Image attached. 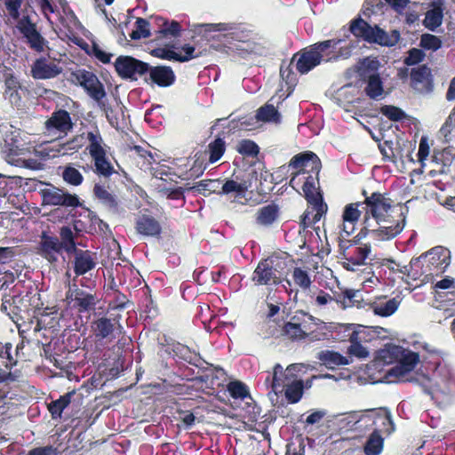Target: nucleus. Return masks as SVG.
<instances>
[{"label":"nucleus","mask_w":455,"mask_h":455,"mask_svg":"<svg viewBox=\"0 0 455 455\" xmlns=\"http://www.w3.org/2000/svg\"><path fill=\"white\" fill-rule=\"evenodd\" d=\"M364 215L363 203L349 204L345 206L342 213V224L339 228V238L346 239L355 230L361 214Z\"/></svg>","instance_id":"19"},{"label":"nucleus","mask_w":455,"mask_h":455,"mask_svg":"<svg viewBox=\"0 0 455 455\" xmlns=\"http://www.w3.org/2000/svg\"><path fill=\"white\" fill-rule=\"evenodd\" d=\"M228 391L230 393L231 396L235 399L243 400L249 395L246 386L240 381H231L228 385Z\"/></svg>","instance_id":"56"},{"label":"nucleus","mask_w":455,"mask_h":455,"mask_svg":"<svg viewBox=\"0 0 455 455\" xmlns=\"http://www.w3.org/2000/svg\"><path fill=\"white\" fill-rule=\"evenodd\" d=\"M85 142L86 132L74 136L70 140L65 143L58 144V148L56 149V151L59 154L67 155L69 154L71 151H77L84 145Z\"/></svg>","instance_id":"43"},{"label":"nucleus","mask_w":455,"mask_h":455,"mask_svg":"<svg viewBox=\"0 0 455 455\" xmlns=\"http://www.w3.org/2000/svg\"><path fill=\"white\" fill-rule=\"evenodd\" d=\"M25 1L26 0H4V5L10 18L18 21L22 17L20 16V11Z\"/></svg>","instance_id":"58"},{"label":"nucleus","mask_w":455,"mask_h":455,"mask_svg":"<svg viewBox=\"0 0 455 455\" xmlns=\"http://www.w3.org/2000/svg\"><path fill=\"white\" fill-rule=\"evenodd\" d=\"M72 254L75 255L74 271L76 275H84L95 267L96 258L92 251L76 249Z\"/></svg>","instance_id":"28"},{"label":"nucleus","mask_w":455,"mask_h":455,"mask_svg":"<svg viewBox=\"0 0 455 455\" xmlns=\"http://www.w3.org/2000/svg\"><path fill=\"white\" fill-rule=\"evenodd\" d=\"M279 210L275 204H267L260 208L258 212L256 223L260 226H270L278 218Z\"/></svg>","instance_id":"36"},{"label":"nucleus","mask_w":455,"mask_h":455,"mask_svg":"<svg viewBox=\"0 0 455 455\" xmlns=\"http://www.w3.org/2000/svg\"><path fill=\"white\" fill-rule=\"evenodd\" d=\"M200 27L204 28L205 32L211 31H225V36L233 41L248 42L251 38V30L242 25L218 23V24H202Z\"/></svg>","instance_id":"20"},{"label":"nucleus","mask_w":455,"mask_h":455,"mask_svg":"<svg viewBox=\"0 0 455 455\" xmlns=\"http://www.w3.org/2000/svg\"><path fill=\"white\" fill-rule=\"evenodd\" d=\"M399 218L400 219L396 220L394 225L386 226L380 224L378 228L371 229L370 235L373 239L379 241H386L394 238L402 232L405 225V218L403 216L402 212L399 213Z\"/></svg>","instance_id":"27"},{"label":"nucleus","mask_w":455,"mask_h":455,"mask_svg":"<svg viewBox=\"0 0 455 455\" xmlns=\"http://www.w3.org/2000/svg\"><path fill=\"white\" fill-rule=\"evenodd\" d=\"M27 455H61V452L51 445L30 450Z\"/></svg>","instance_id":"64"},{"label":"nucleus","mask_w":455,"mask_h":455,"mask_svg":"<svg viewBox=\"0 0 455 455\" xmlns=\"http://www.w3.org/2000/svg\"><path fill=\"white\" fill-rule=\"evenodd\" d=\"M255 118L260 122L273 123L275 124H280L282 120L281 114L273 104L269 103L265 104L257 110Z\"/></svg>","instance_id":"33"},{"label":"nucleus","mask_w":455,"mask_h":455,"mask_svg":"<svg viewBox=\"0 0 455 455\" xmlns=\"http://www.w3.org/2000/svg\"><path fill=\"white\" fill-rule=\"evenodd\" d=\"M425 53L422 50L412 48L408 52V56L404 60V63L408 66L416 65L421 62L425 58Z\"/></svg>","instance_id":"61"},{"label":"nucleus","mask_w":455,"mask_h":455,"mask_svg":"<svg viewBox=\"0 0 455 455\" xmlns=\"http://www.w3.org/2000/svg\"><path fill=\"white\" fill-rule=\"evenodd\" d=\"M378 357L387 364L398 360L397 363L387 371L389 377H394L397 379H403L419 361V356L417 353L404 350L402 347L395 345H388L381 349L379 352Z\"/></svg>","instance_id":"2"},{"label":"nucleus","mask_w":455,"mask_h":455,"mask_svg":"<svg viewBox=\"0 0 455 455\" xmlns=\"http://www.w3.org/2000/svg\"><path fill=\"white\" fill-rule=\"evenodd\" d=\"M363 196L365 199L362 203L363 210L364 211V224L370 226L368 222L371 218L376 221L387 222V214L391 209L392 201L379 192H374L371 196H366V192L363 191Z\"/></svg>","instance_id":"7"},{"label":"nucleus","mask_w":455,"mask_h":455,"mask_svg":"<svg viewBox=\"0 0 455 455\" xmlns=\"http://www.w3.org/2000/svg\"><path fill=\"white\" fill-rule=\"evenodd\" d=\"M92 159L94 164L95 172L98 175L108 178L115 172L114 166L107 157V152L94 156Z\"/></svg>","instance_id":"37"},{"label":"nucleus","mask_w":455,"mask_h":455,"mask_svg":"<svg viewBox=\"0 0 455 455\" xmlns=\"http://www.w3.org/2000/svg\"><path fill=\"white\" fill-rule=\"evenodd\" d=\"M360 420H371L375 427L373 432L385 433L389 435L395 429L391 419V413L385 408L367 410L356 422Z\"/></svg>","instance_id":"13"},{"label":"nucleus","mask_w":455,"mask_h":455,"mask_svg":"<svg viewBox=\"0 0 455 455\" xmlns=\"http://www.w3.org/2000/svg\"><path fill=\"white\" fill-rule=\"evenodd\" d=\"M380 113L395 122L403 120L406 116L405 113L401 108L395 106H383L380 108Z\"/></svg>","instance_id":"60"},{"label":"nucleus","mask_w":455,"mask_h":455,"mask_svg":"<svg viewBox=\"0 0 455 455\" xmlns=\"http://www.w3.org/2000/svg\"><path fill=\"white\" fill-rule=\"evenodd\" d=\"M153 55L168 60H177L178 61V52L173 50L166 49V48H156L153 50Z\"/></svg>","instance_id":"63"},{"label":"nucleus","mask_w":455,"mask_h":455,"mask_svg":"<svg viewBox=\"0 0 455 455\" xmlns=\"http://www.w3.org/2000/svg\"><path fill=\"white\" fill-rule=\"evenodd\" d=\"M422 259H427L429 264L438 272H444L451 263V252L447 248L436 246L427 252L422 254L416 259L411 260V264H416Z\"/></svg>","instance_id":"21"},{"label":"nucleus","mask_w":455,"mask_h":455,"mask_svg":"<svg viewBox=\"0 0 455 455\" xmlns=\"http://www.w3.org/2000/svg\"><path fill=\"white\" fill-rule=\"evenodd\" d=\"M383 437L378 432H372L364 444V453L366 455H379L383 449Z\"/></svg>","instance_id":"45"},{"label":"nucleus","mask_w":455,"mask_h":455,"mask_svg":"<svg viewBox=\"0 0 455 455\" xmlns=\"http://www.w3.org/2000/svg\"><path fill=\"white\" fill-rule=\"evenodd\" d=\"M144 82L152 84H156L161 87H167L175 82V74L170 67H150L148 65V73L146 75Z\"/></svg>","instance_id":"23"},{"label":"nucleus","mask_w":455,"mask_h":455,"mask_svg":"<svg viewBox=\"0 0 455 455\" xmlns=\"http://www.w3.org/2000/svg\"><path fill=\"white\" fill-rule=\"evenodd\" d=\"M64 249L60 238L43 233L38 243L36 252L50 263H56L62 256Z\"/></svg>","instance_id":"18"},{"label":"nucleus","mask_w":455,"mask_h":455,"mask_svg":"<svg viewBox=\"0 0 455 455\" xmlns=\"http://www.w3.org/2000/svg\"><path fill=\"white\" fill-rule=\"evenodd\" d=\"M251 280L257 285L278 284L281 282L279 272L274 267V259H266L259 262Z\"/></svg>","instance_id":"17"},{"label":"nucleus","mask_w":455,"mask_h":455,"mask_svg":"<svg viewBox=\"0 0 455 455\" xmlns=\"http://www.w3.org/2000/svg\"><path fill=\"white\" fill-rule=\"evenodd\" d=\"M236 150L246 156H255L258 155L259 148L258 145L250 140H243L236 146Z\"/></svg>","instance_id":"54"},{"label":"nucleus","mask_w":455,"mask_h":455,"mask_svg":"<svg viewBox=\"0 0 455 455\" xmlns=\"http://www.w3.org/2000/svg\"><path fill=\"white\" fill-rule=\"evenodd\" d=\"M371 253L368 244L350 245L342 253V266L349 271H356L360 267L366 265V259Z\"/></svg>","instance_id":"12"},{"label":"nucleus","mask_w":455,"mask_h":455,"mask_svg":"<svg viewBox=\"0 0 455 455\" xmlns=\"http://www.w3.org/2000/svg\"><path fill=\"white\" fill-rule=\"evenodd\" d=\"M428 355L424 356L427 369L432 371L428 381L435 392L443 395L455 394V371L440 355V352L424 346Z\"/></svg>","instance_id":"1"},{"label":"nucleus","mask_w":455,"mask_h":455,"mask_svg":"<svg viewBox=\"0 0 455 455\" xmlns=\"http://www.w3.org/2000/svg\"><path fill=\"white\" fill-rule=\"evenodd\" d=\"M340 40H326L318 44H315L309 50L301 53L296 63L297 70L301 74H306L319 65L321 61H331L337 60L339 55L336 54L335 49ZM340 54V56H347Z\"/></svg>","instance_id":"3"},{"label":"nucleus","mask_w":455,"mask_h":455,"mask_svg":"<svg viewBox=\"0 0 455 455\" xmlns=\"http://www.w3.org/2000/svg\"><path fill=\"white\" fill-rule=\"evenodd\" d=\"M206 152H197L195 154V161L190 168L191 174L196 177L202 175L207 167L205 163Z\"/></svg>","instance_id":"57"},{"label":"nucleus","mask_w":455,"mask_h":455,"mask_svg":"<svg viewBox=\"0 0 455 455\" xmlns=\"http://www.w3.org/2000/svg\"><path fill=\"white\" fill-rule=\"evenodd\" d=\"M308 203L310 206L307 209V212L310 213L312 222L315 224L318 222L326 212L327 205L323 203V198H315L313 202Z\"/></svg>","instance_id":"49"},{"label":"nucleus","mask_w":455,"mask_h":455,"mask_svg":"<svg viewBox=\"0 0 455 455\" xmlns=\"http://www.w3.org/2000/svg\"><path fill=\"white\" fill-rule=\"evenodd\" d=\"M367 85L364 89L366 95L372 100H379L382 97L384 89L383 82L379 76L364 80Z\"/></svg>","instance_id":"46"},{"label":"nucleus","mask_w":455,"mask_h":455,"mask_svg":"<svg viewBox=\"0 0 455 455\" xmlns=\"http://www.w3.org/2000/svg\"><path fill=\"white\" fill-rule=\"evenodd\" d=\"M350 32L358 38H361L370 44H378L380 45H393L395 41H392L385 30L379 28L377 25L371 26L361 17L351 21Z\"/></svg>","instance_id":"6"},{"label":"nucleus","mask_w":455,"mask_h":455,"mask_svg":"<svg viewBox=\"0 0 455 455\" xmlns=\"http://www.w3.org/2000/svg\"><path fill=\"white\" fill-rule=\"evenodd\" d=\"M362 96L363 94L359 86L347 84L336 91L333 99L338 105L346 111H349V107L355 103H358Z\"/></svg>","instance_id":"22"},{"label":"nucleus","mask_w":455,"mask_h":455,"mask_svg":"<svg viewBox=\"0 0 455 455\" xmlns=\"http://www.w3.org/2000/svg\"><path fill=\"white\" fill-rule=\"evenodd\" d=\"M313 317L307 315H295L284 323L283 332L292 341L305 339L313 331Z\"/></svg>","instance_id":"11"},{"label":"nucleus","mask_w":455,"mask_h":455,"mask_svg":"<svg viewBox=\"0 0 455 455\" xmlns=\"http://www.w3.org/2000/svg\"><path fill=\"white\" fill-rule=\"evenodd\" d=\"M400 302L401 300L398 298H393L387 300L383 299L374 302L371 307L375 315L387 317L390 316L397 310Z\"/></svg>","instance_id":"34"},{"label":"nucleus","mask_w":455,"mask_h":455,"mask_svg":"<svg viewBox=\"0 0 455 455\" xmlns=\"http://www.w3.org/2000/svg\"><path fill=\"white\" fill-rule=\"evenodd\" d=\"M303 388L304 383L301 379L287 380L284 395L289 403H298L302 397Z\"/></svg>","instance_id":"39"},{"label":"nucleus","mask_w":455,"mask_h":455,"mask_svg":"<svg viewBox=\"0 0 455 455\" xmlns=\"http://www.w3.org/2000/svg\"><path fill=\"white\" fill-rule=\"evenodd\" d=\"M95 197L100 200L106 207L116 212L118 209V203L112 194H110L103 186L95 184L93 188Z\"/></svg>","instance_id":"40"},{"label":"nucleus","mask_w":455,"mask_h":455,"mask_svg":"<svg viewBox=\"0 0 455 455\" xmlns=\"http://www.w3.org/2000/svg\"><path fill=\"white\" fill-rule=\"evenodd\" d=\"M74 128L70 114L64 109L54 111L45 122V129L49 134H59L65 137Z\"/></svg>","instance_id":"14"},{"label":"nucleus","mask_w":455,"mask_h":455,"mask_svg":"<svg viewBox=\"0 0 455 455\" xmlns=\"http://www.w3.org/2000/svg\"><path fill=\"white\" fill-rule=\"evenodd\" d=\"M136 228L140 234L147 236L158 235L162 230L159 222L153 217L147 215L138 219Z\"/></svg>","instance_id":"31"},{"label":"nucleus","mask_w":455,"mask_h":455,"mask_svg":"<svg viewBox=\"0 0 455 455\" xmlns=\"http://www.w3.org/2000/svg\"><path fill=\"white\" fill-rule=\"evenodd\" d=\"M316 174L313 172H309L306 174V177H303V186L302 190L305 194V196L307 202H313L315 198H323L319 192L316 191Z\"/></svg>","instance_id":"44"},{"label":"nucleus","mask_w":455,"mask_h":455,"mask_svg":"<svg viewBox=\"0 0 455 455\" xmlns=\"http://www.w3.org/2000/svg\"><path fill=\"white\" fill-rule=\"evenodd\" d=\"M357 334L353 332L350 337L351 345L348 347L350 355H355L358 358H366L369 355L366 348L357 340H355Z\"/></svg>","instance_id":"59"},{"label":"nucleus","mask_w":455,"mask_h":455,"mask_svg":"<svg viewBox=\"0 0 455 455\" xmlns=\"http://www.w3.org/2000/svg\"><path fill=\"white\" fill-rule=\"evenodd\" d=\"M286 168L293 170L289 184L291 188L298 190L299 188H302L303 177H306V174L309 172L316 175L319 174L321 161L315 153L307 151L294 156L287 166L282 167L283 170Z\"/></svg>","instance_id":"4"},{"label":"nucleus","mask_w":455,"mask_h":455,"mask_svg":"<svg viewBox=\"0 0 455 455\" xmlns=\"http://www.w3.org/2000/svg\"><path fill=\"white\" fill-rule=\"evenodd\" d=\"M379 61L376 59L366 58L359 62L357 72L363 80L379 76Z\"/></svg>","instance_id":"35"},{"label":"nucleus","mask_w":455,"mask_h":455,"mask_svg":"<svg viewBox=\"0 0 455 455\" xmlns=\"http://www.w3.org/2000/svg\"><path fill=\"white\" fill-rule=\"evenodd\" d=\"M455 156L454 149L451 148H446L440 152H434L433 161L436 163H442V167L439 171L431 170L429 172V175L435 177L437 173H443L445 172V167L449 166Z\"/></svg>","instance_id":"38"},{"label":"nucleus","mask_w":455,"mask_h":455,"mask_svg":"<svg viewBox=\"0 0 455 455\" xmlns=\"http://www.w3.org/2000/svg\"><path fill=\"white\" fill-rule=\"evenodd\" d=\"M40 196L43 205L63 206L76 208L79 206L80 201L76 195H72L54 186H49L41 189Z\"/></svg>","instance_id":"10"},{"label":"nucleus","mask_w":455,"mask_h":455,"mask_svg":"<svg viewBox=\"0 0 455 455\" xmlns=\"http://www.w3.org/2000/svg\"><path fill=\"white\" fill-rule=\"evenodd\" d=\"M443 21V10L440 7H435L427 12L423 24L431 30L435 31Z\"/></svg>","instance_id":"47"},{"label":"nucleus","mask_w":455,"mask_h":455,"mask_svg":"<svg viewBox=\"0 0 455 455\" xmlns=\"http://www.w3.org/2000/svg\"><path fill=\"white\" fill-rule=\"evenodd\" d=\"M251 188V182L244 177L233 175L230 179H226L221 187L219 195H227L235 198H242L245 196L246 192Z\"/></svg>","instance_id":"24"},{"label":"nucleus","mask_w":455,"mask_h":455,"mask_svg":"<svg viewBox=\"0 0 455 455\" xmlns=\"http://www.w3.org/2000/svg\"><path fill=\"white\" fill-rule=\"evenodd\" d=\"M60 244L68 254L76 251V244L74 239V233L69 227H62L60 231Z\"/></svg>","instance_id":"48"},{"label":"nucleus","mask_w":455,"mask_h":455,"mask_svg":"<svg viewBox=\"0 0 455 455\" xmlns=\"http://www.w3.org/2000/svg\"><path fill=\"white\" fill-rule=\"evenodd\" d=\"M149 23L142 18H138L136 20V30L131 34L132 39L138 40L141 38H148L150 36L148 28Z\"/></svg>","instance_id":"55"},{"label":"nucleus","mask_w":455,"mask_h":455,"mask_svg":"<svg viewBox=\"0 0 455 455\" xmlns=\"http://www.w3.org/2000/svg\"><path fill=\"white\" fill-rule=\"evenodd\" d=\"M357 291L354 290H346L342 296L337 298L335 301L340 305L341 307L346 308L351 307L354 304V299L356 296Z\"/></svg>","instance_id":"62"},{"label":"nucleus","mask_w":455,"mask_h":455,"mask_svg":"<svg viewBox=\"0 0 455 455\" xmlns=\"http://www.w3.org/2000/svg\"><path fill=\"white\" fill-rule=\"evenodd\" d=\"M86 142L91 157L107 152L108 146L104 142L101 133L98 127H93L86 131Z\"/></svg>","instance_id":"29"},{"label":"nucleus","mask_w":455,"mask_h":455,"mask_svg":"<svg viewBox=\"0 0 455 455\" xmlns=\"http://www.w3.org/2000/svg\"><path fill=\"white\" fill-rule=\"evenodd\" d=\"M292 278L294 283L304 291L309 289L311 286L312 281L307 270L295 267L292 272Z\"/></svg>","instance_id":"52"},{"label":"nucleus","mask_w":455,"mask_h":455,"mask_svg":"<svg viewBox=\"0 0 455 455\" xmlns=\"http://www.w3.org/2000/svg\"><path fill=\"white\" fill-rule=\"evenodd\" d=\"M63 71L60 60L47 58H39L31 66V76L35 79L45 80L57 77Z\"/></svg>","instance_id":"16"},{"label":"nucleus","mask_w":455,"mask_h":455,"mask_svg":"<svg viewBox=\"0 0 455 455\" xmlns=\"http://www.w3.org/2000/svg\"><path fill=\"white\" fill-rule=\"evenodd\" d=\"M116 73L123 79L137 81L144 80L148 73V64L131 56H119L115 61Z\"/></svg>","instance_id":"9"},{"label":"nucleus","mask_w":455,"mask_h":455,"mask_svg":"<svg viewBox=\"0 0 455 455\" xmlns=\"http://www.w3.org/2000/svg\"><path fill=\"white\" fill-rule=\"evenodd\" d=\"M158 33L165 38H172L180 36V25L175 20H166L164 18H157Z\"/></svg>","instance_id":"41"},{"label":"nucleus","mask_w":455,"mask_h":455,"mask_svg":"<svg viewBox=\"0 0 455 455\" xmlns=\"http://www.w3.org/2000/svg\"><path fill=\"white\" fill-rule=\"evenodd\" d=\"M16 28L33 51L43 52L48 48L47 40L37 30L36 24L32 21L30 16L26 12H23V15L18 20Z\"/></svg>","instance_id":"8"},{"label":"nucleus","mask_w":455,"mask_h":455,"mask_svg":"<svg viewBox=\"0 0 455 455\" xmlns=\"http://www.w3.org/2000/svg\"><path fill=\"white\" fill-rule=\"evenodd\" d=\"M116 329V322L107 317H100L92 323V331L98 340H113Z\"/></svg>","instance_id":"26"},{"label":"nucleus","mask_w":455,"mask_h":455,"mask_svg":"<svg viewBox=\"0 0 455 455\" xmlns=\"http://www.w3.org/2000/svg\"><path fill=\"white\" fill-rule=\"evenodd\" d=\"M67 299L73 302V307L80 313L90 312L94 310L100 298L96 293H90L79 289L76 284L69 287L67 292Z\"/></svg>","instance_id":"15"},{"label":"nucleus","mask_w":455,"mask_h":455,"mask_svg":"<svg viewBox=\"0 0 455 455\" xmlns=\"http://www.w3.org/2000/svg\"><path fill=\"white\" fill-rule=\"evenodd\" d=\"M419 45L425 50L435 52L442 47V41L435 35L423 34L420 37Z\"/></svg>","instance_id":"53"},{"label":"nucleus","mask_w":455,"mask_h":455,"mask_svg":"<svg viewBox=\"0 0 455 455\" xmlns=\"http://www.w3.org/2000/svg\"><path fill=\"white\" fill-rule=\"evenodd\" d=\"M285 372L281 364L276 363L274 367L272 376L270 372H267L265 383L267 387H270L271 390L275 395H278L284 391L287 380L284 379Z\"/></svg>","instance_id":"30"},{"label":"nucleus","mask_w":455,"mask_h":455,"mask_svg":"<svg viewBox=\"0 0 455 455\" xmlns=\"http://www.w3.org/2000/svg\"><path fill=\"white\" fill-rule=\"evenodd\" d=\"M61 175L64 181L72 186H79L84 180L82 173L72 165L65 166Z\"/></svg>","instance_id":"50"},{"label":"nucleus","mask_w":455,"mask_h":455,"mask_svg":"<svg viewBox=\"0 0 455 455\" xmlns=\"http://www.w3.org/2000/svg\"><path fill=\"white\" fill-rule=\"evenodd\" d=\"M75 394V390L68 392L61 395L59 399L52 401L47 404L48 411H50L52 419L61 418L63 411L70 404L71 399Z\"/></svg>","instance_id":"32"},{"label":"nucleus","mask_w":455,"mask_h":455,"mask_svg":"<svg viewBox=\"0 0 455 455\" xmlns=\"http://www.w3.org/2000/svg\"><path fill=\"white\" fill-rule=\"evenodd\" d=\"M411 84L414 90L420 93L432 91L431 70L426 65L412 68L411 71Z\"/></svg>","instance_id":"25"},{"label":"nucleus","mask_w":455,"mask_h":455,"mask_svg":"<svg viewBox=\"0 0 455 455\" xmlns=\"http://www.w3.org/2000/svg\"><path fill=\"white\" fill-rule=\"evenodd\" d=\"M69 80L73 84L80 85L100 109L108 111L109 105L107 101L105 87L94 73L85 69H77L70 74Z\"/></svg>","instance_id":"5"},{"label":"nucleus","mask_w":455,"mask_h":455,"mask_svg":"<svg viewBox=\"0 0 455 455\" xmlns=\"http://www.w3.org/2000/svg\"><path fill=\"white\" fill-rule=\"evenodd\" d=\"M317 358L329 368L348 363V360L346 357L337 352L330 350L319 352Z\"/></svg>","instance_id":"42"},{"label":"nucleus","mask_w":455,"mask_h":455,"mask_svg":"<svg viewBox=\"0 0 455 455\" xmlns=\"http://www.w3.org/2000/svg\"><path fill=\"white\" fill-rule=\"evenodd\" d=\"M209 163L213 164L220 159L226 148L225 141L221 138H217L212 141L209 146Z\"/></svg>","instance_id":"51"}]
</instances>
